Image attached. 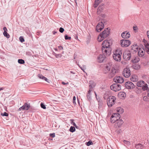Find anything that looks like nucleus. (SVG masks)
Wrapping results in <instances>:
<instances>
[{"instance_id": "nucleus-34", "label": "nucleus", "mask_w": 149, "mask_h": 149, "mask_svg": "<svg viewBox=\"0 0 149 149\" xmlns=\"http://www.w3.org/2000/svg\"><path fill=\"white\" fill-rule=\"evenodd\" d=\"M70 120L71 124L74 126H75L76 128H77V126L76 125L75 123L74 122V120L73 119H71Z\"/></svg>"}, {"instance_id": "nucleus-19", "label": "nucleus", "mask_w": 149, "mask_h": 149, "mask_svg": "<svg viewBox=\"0 0 149 149\" xmlns=\"http://www.w3.org/2000/svg\"><path fill=\"white\" fill-rule=\"evenodd\" d=\"M136 84L138 87H142L144 84V82L143 81H139L136 82Z\"/></svg>"}, {"instance_id": "nucleus-20", "label": "nucleus", "mask_w": 149, "mask_h": 149, "mask_svg": "<svg viewBox=\"0 0 149 149\" xmlns=\"http://www.w3.org/2000/svg\"><path fill=\"white\" fill-rule=\"evenodd\" d=\"M23 107H24V110H27L30 107V104L28 103H25L24 105H23Z\"/></svg>"}, {"instance_id": "nucleus-50", "label": "nucleus", "mask_w": 149, "mask_h": 149, "mask_svg": "<svg viewBox=\"0 0 149 149\" xmlns=\"http://www.w3.org/2000/svg\"><path fill=\"white\" fill-rule=\"evenodd\" d=\"M90 36H88V40H87V41H86V42L87 44H88L90 42Z\"/></svg>"}, {"instance_id": "nucleus-46", "label": "nucleus", "mask_w": 149, "mask_h": 149, "mask_svg": "<svg viewBox=\"0 0 149 149\" xmlns=\"http://www.w3.org/2000/svg\"><path fill=\"white\" fill-rule=\"evenodd\" d=\"M44 80L49 83H50V82H51V81L50 80L48 79L47 78L45 77Z\"/></svg>"}, {"instance_id": "nucleus-43", "label": "nucleus", "mask_w": 149, "mask_h": 149, "mask_svg": "<svg viewBox=\"0 0 149 149\" xmlns=\"http://www.w3.org/2000/svg\"><path fill=\"white\" fill-rule=\"evenodd\" d=\"M38 77L40 79H44V78L45 77L44 76H43L42 74H39L38 75Z\"/></svg>"}, {"instance_id": "nucleus-22", "label": "nucleus", "mask_w": 149, "mask_h": 149, "mask_svg": "<svg viewBox=\"0 0 149 149\" xmlns=\"http://www.w3.org/2000/svg\"><path fill=\"white\" fill-rule=\"evenodd\" d=\"M144 147V146L141 143L136 144L135 146V147L138 149H142Z\"/></svg>"}, {"instance_id": "nucleus-49", "label": "nucleus", "mask_w": 149, "mask_h": 149, "mask_svg": "<svg viewBox=\"0 0 149 149\" xmlns=\"http://www.w3.org/2000/svg\"><path fill=\"white\" fill-rule=\"evenodd\" d=\"M24 107L22 106V107H20L18 109V111H20L22 110H24Z\"/></svg>"}, {"instance_id": "nucleus-41", "label": "nucleus", "mask_w": 149, "mask_h": 149, "mask_svg": "<svg viewBox=\"0 0 149 149\" xmlns=\"http://www.w3.org/2000/svg\"><path fill=\"white\" fill-rule=\"evenodd\" d=\"M40 106L42 108L44 109H46V107L44 104L42 103L41 102L40 104Z\"/></svg>"}, {"instance_id": "nucleus-26", "label": "nucleus", "mask_w": 149, "mask_h": 149, "mask_svg": "<svg viewBox=\"0 0 149 149\" xmlns=\"http://www.w3.org/2000/svg\"><path fill=\"white\" fill-rule=\"evenodd\" d=\"M117 111L118 113L120 114H122L124 112L123 109L121 107H119L117 108Z\"/></svg>"}, {"instance_id": "nucleus-18", "label": "nucleus", "mask_w": 149, "mask_h": 149, "mask_svg": "<svg viewBox=\"0 0 149 149\" xmlns=\"http://www.w3.org/2000/svg\"><path fill=\"white\" fill-rule=\"evenodd\" d=\"M104 7L103 5L100 6L97 8V13L98 14H100V13L104 9Z\"/></svg>"}, {"instance_id": "nucleus-30", "label": "nucleus", "mask_w": 149, "mask_h": 149, "mask_svg": "<svg viewBox=\"0 0 149 149\" xmlns=\"http://www.w3.org/2000/svg\"><path fill=\"white\" fill-rule=\"evenodd\" d=\"M75 130V129L74 127L71 126L70 129L69 131L71 132H74Z\"/></svg>"}, {"instance_id": "nucleus-9", "label": "nucleus", "mask_w": 149, "mask_h": 149, "mask_svg": "<svg viewBox=\"0 0 149 149\" xmlns=\"http://www.w3.org/2000/svg\"><path fill=\"white\" fill-rule=\"evenodd\" d=\"M125 86L127 89H133L135 87V85L132 82L128 81L125 83Z\"/></svg>"}, {"instance_id": "nucleus-24", "label": "nucleus", "mask_w": 149, "mask_h": 149, "mask_svg": "<svg viewBox=\"0 0 149 149\" xmlns=\"http://www.w3.org/2000/svg\"><path fill=\"white\" fill-rule=\"evenodd\" d=\"M118 95L120 96V98L123 99L126 97V94L124 92H120L119 93Z\"/></svg>"}, {"instance_id": "nucleus-12", "label": "nucleus", "mask_w": 149, "mask_h": 149, "mask_svg": "<svg viewBox=\"0 0 149 149\" xmlns=\"http://www.w3.org/2000/svg\"><path fill=\"white\" fill-rule=\"evenodd\" d=\"M117 114L116 113H113L112 115L110 118V121L112 123H114L116 122V121H118V117H116L114 115H117Z\"/></svg>"}, {"instance_id": "nucleus-2", "label": "nucleus", "mask_w": 149, "mask_h": 149, "mask_svg": "<svg viewBox=\"0 0 149 149\" xmlns=\"http://www.w3.org/2000/svg\"><path fill=\"white\" fill-rule=\"evenodd\" d=\"M110 29L108 28H107L105 29L104 31L102 33H100L98 36L97 38V40L99 42H101L103 40L104 38H106L108 37L109 34Z\"/></svg>"}, {"instance_id": "nucleus-48", "label": "nucleus", "mask_w": 149, "mask_h": 149, "mask_svg": "<svg viewBox=\"0 0 149 149\" xmlns=\"http://www.w3.org/2000/svg\"><path fill=\"white\" fill-rule=\"evenodd\" d=\"M75 100H76V97L75 96H74L73 98L72 101H73V102L74 104H76Z\"/></svg>"}, {"instance_id": "nucleus-59", "label": "nucleus", "mask_w": 149, "mask_h": 149, "mask_svg": "<svg viewBox=\"0 0 149 149\" xmlns=\"http://www.w3.org/2000/svg\"><path fill=\"white\" fill-rule=\"evenodd\" d=\"M4 88L3 87L0 88V91H1V90H3L4 89Z\"/></svg>"}, {"instance_id": "nucleus-7", "label": "nucleus", "mask_w": 149, "mask_h": 149, "mask_svg": "<svg viewBox=\"0 0 149 149\" xmlns=\"http://www.w3.org/2000/svg\"><path fill=\"white\" fill-rule=\"evenodd\" d=\"M131 57V54L130 51H125L123 53V57L125 61L129 60Z\"/></svg>"}, {"instance_id": "nucleus-57", "label": "nucleus", "mask_w": 149, "mask_h": 149, "mask_svg": "<svg viewBox=\"0 0 149 149\" xmlns=\"http://www.w3.org/2000/svg\"><path fill=\"white\" fill-rule=\"evenodd\" d=\"M147 34L148 38H149V31H148L147 32Z\"/></svg>"}, {"instance_id": "nucleus-40", "label": "nucleus", "mask_w": 149, "mask_h": 149, "mask_svg": "<svg viewBox=\"0 0 149 149\" xmlns=\"http://www.w3.org/2000/svg\"><path fill=\"white\" fill-rule=\"evenodd\" d=\"M54 54L56 58L61 57L62 56V55L61 54H56L54 52Z\"/></svg>"}, {"instance_id": "nucleus-25", "label": "nucleus", "mask_w": 149, "mask_h": 149, "mask_svg": "<svg viewBox=\"0 0 149 149\" xmlns=\"http://www.w3.org/2000/svg\"><path fill=\"white\" fill-rule=\"evenodd\" d=\"M131 80L135 82L138 80L137 77L136 75H133L131 78Z\"/></svg>"}, {"instance_id": "nucleus-53", "label": "nucleus", "mask_w": 149, "mask_h": 149, "mask_svg": "<svg viewBox=\"0 0 149 149\" xmlns=\"http://www.w3.org/2000/svg\"><path fill=\"white\" fill-rule=\"evenodd\" d=\"M105 15L104 14H102L100 16L102 17V18H104V17H105Z\"/></svg>"}, {"instance_id": "nucleus-10", "label": "nucleus", "mask_w": 149, "mask_h": 149, "mask_svg": "<svg viewBox=\"0 0 149 149\" xmlns=\"http://www.w3.org/2000/svg\"><path fill=\"white\" fill-rule=\"evenodd\" d=\"M104 27V24L102 22H99L96 27V30L97 32H100Z\"/></svg>"}, {"instance_id": "nucleus-52", "label": "nucleus", "mask_w": 149, "mask_h": 149, "mask_svg": "<svg viewBox=\"0 0 149 149\" xmlns=\"http://www.w3.org/2000/svg\"><path fill=\"white\" fill-rule=\"evenodd\" d=\"M3 30H4V32H6L7 31V29L6 27H4L3 28Z\"/></svg>"}, {"instance_id": "nucleus-37", "label": "nucleus", "mask_w": 149, "mask_h": 149, "mask_svg": "<svg viewBox=\"0 0 149 149\" xmlns=\"http://www.w3.org/2000/svg\"><path fill=\"white\" fill-rule=\"evenodd\" d=\"M123 143L127 146H129L130 145V143L128 141L124 140L123 141Z\"/></svg>"}, {"instance_id": "nucleus-63", "label": "nucleus", "mask_w": 149, "mask_h": 149, "mask_svg": "<svg viewBox=\"0 0 149 149\" xmlns=\"http://www.w3.org/2000/svg\"><path fill=\"white\" fill-rule=\"evenodd\" d=\"M138 67H139V68H138V67H137V68H136L135 67V68H135V69H138V68H140V66H138Z\"/></svg>"}, {"instance_id": "nucleus-61", "label": "nucleus", "mask_w": 149, "mask_h": 149, "mask_svg": "<svg viewBox=\"0 0 149 149\" xmlns=\"http://www.w3.org/2000/svg\"><path fill=\"white\" fill-rule=\"evenodd\" d=\"M136 27L135 26H134L133 27V29H134V30H136Z\"/></svg>"}, {"instance_id": "nucleus-39", "label": "nucleus", "mask_w": 149, "mask_h": 149, "mask_svg": "<svg viewBox=\"0 0 149 149\" xmlns=\"http://www.w3.org/2000/svg\"><path fill=\"white\" fill-rule=\"evenodd\" d=\"M65 38L66 40H70L71 39V37L70 36H68L67 34H65Z\"/></svg>"}, {"instance_id": "nucleus-55", "label": "nucleus", "mask_w": 149, "mask_h": 149, "mask_svg": "<svg viewBox=\"0 0 149 149\" xmlns=\"http://www.w3.org/2000/svg\"><path fill=\"white\" fill-rule=\"evenodd\" d=\"M62 84L63 85L68 84V83L67 82V83H65L64 82H62Z\"/></svg>"}, {"instance_id": "nucleus-45", "label": "nucleus", "mask_w": 149, "mask_h": 149, "mask_svg": "<svg viewBox=\"0 0 149 149\" xmlns=\"http://www.w3.org/2000/svg\"><path fill=\"white\" fill-rule=\"evenodd\" d=\"M64 31V29L62 27H60L59 29V31L61 33H63Z\"/></svg>"}, {"instance_id": "nucleus-4", "label": "nucleus", "mask_w": 149, "mask_h": 149, "mask_svg": "<svg viewBox=\"0 0 149 149\" xmlns=\"http://www.w3.org/2000/svg\"><path fill=\"white\" fill-rule=\"evenodd\" d=\"M116 97L113 96H110L107 99V104L109 107H111L115 103Z\"/></svg>"}, {"instance_id": "nucleus-28", "label": "nucleus", "mask_w": 149, "mask_h": 149, "mask_svg": "<svg viewBox=\"0 0 149 149\" xmlns=\"http://www.w3.org/2000/svg\"><path fill=\"white\" fill-rule=\"evenodd\" d=\"M142 89L143 90V91H145V90H149L148 89V85L147 84H146L145 85V84L143 85V86H142Z\"/></svg>"}, {"instance_id": "nucleus-64", "label": "nucleus", "mask_w": 149, "mask_h": 149, "mask_svg": "<svg viewBox=\"0 0 149 149\" xmlns=\"http://www.w3.org/2000/svg\"><path fill=\"white\" fill-rule=\"evenodd\" d=\"M75 39H78V37H77V36H76L75 37Z\"/></svg>"}, {"instance_id": "nucleus-35", "label": "nucleus", "mask_w": 149, "mask_h": 149, "mask_svg": "<svg viewBox=\"0 0 149 149\" xmlns=\"http://www.w3.org/2000/svg\"><path fill=\"white\" fill-rule=\"evenodd\" d=\"M93 144V143L90 140L88 142H86L85 143V144L88 146H90L91 145H92Z\"/></svg>"}, {"instance_id": "nucleus-47", "label": "nucleus", "mask_w": 149, "mask_h": 149, "mask_svg": "<svg viewBox=\"0 0 149 149\" xmlns=\"http://www.w3.org/2000/svg\"><path fill=\"white\" fill-rule=\"evenodd\" d=\"M49 136L52 137L54 138L55 137V133H51L49 134Z\"/></svg>"}, {"instance_id": "nucleus-14", "label": "nucleus", "mask_w": 149, "mask_h": 149, "mask_svg": "<svg viewBox=\"0 0 149 149\" xmlns=\"http://www.w3.org/2000/svg\"><path fill=\"white\" fill-rule=\"evenodd\" d=\"M138 54L139 56L142 57L144 55L145 53V51L144 48H139L138 50Z\"/></svg>"}, {"instance_id": "nucleus-1", "label": "nucleus", "mask_w": 149, "mask_h": 149, "mask_svg": "<svg viewBox=\"0 0 149 149\" xmlns=\"http://www.w3.org/2000/svg\"><path fill=\"white\" fill-rule=\"evenodd\" d=\"M102 50L103 55L100 54L97 57V61L102 63L104 61L106 56H109L111 54V49L108 40L104 41L102 44Z\"/></svg>"}, {"instance_id": "nucleus-38", "label": "nucleus", "mask_w": 149, "mask_h": 149, "mask_svg": "<svg viewBox=\"0 0 149 149\" xmlns=\"http://www.w3.org/2000/svg\"><path fill=\"white\" fill-rule=\"evenodd\" d=\"M1 115L3 116H8V114L6 112L1 113Z\"/></svg>"}, {"instance_id": "nucleus-5", "label": "nucleus", "mask_w": 149, "mask_h": 149, "mask_svg": "<svg viewBox=\"0 0 149 149\" xmlns=\"http://www.w3.org/2000/svg\"><path fill=\"white\" fill-rule=\"evenodd\" d=\"M131 44L130 41L128 40L123 39L120 40V44L123 47H127Z\"/></svg>"}, {"instance_id": "nucleus-29", "label": "nucleus", "mask_w": 149, "mask_h": 149, "mask_svg": "<svg viewBox=\"0 0 149 149\" xmlns=\"http://www.w3.org/2000/svg\"><path fill=\"white\" fill-rule=\"evenodd\" d=\"M146 50L147 53L149 54V45L148 44H147L145 45Z\"/></svg>"}, {"instance_id": "nucleus-58", "label": "nucleus", "mask_w": 149, "mask_h": 149, "mask_svg": "<svg viewBox=\"0 0 149 149\" xmlns=\"http://www.w3.org/2000/svg\"><path fill=\"white\" fill-rule=\"evenodd\" d=\"M53 34L54 35V34H55V33H57V32L56 31H54L53 32Z\"/></svg>"}, {"instance_id": "nucleus-6", "label": "nucleus", "mask_w": 149, "mask_h": 149, "mask_svg": "<svg viewBox=\"0 0 149 149\" xmlns=\"http://www.w3.org/2000/svg\"><path fill=\"white\" fill-rule=\"evenodd\" d=\"M121 85L119 84H113L110 86L111 90L115 91H117L121 89Z\"/></svg>"}, {"instance_id": "nucleus-21", "label": "nucleus", "mask_w": 149, "mask_h": 149, "mask_svg": "<svg viewBox=\"0 0 149 149\" xmlns=\"http://www.w3.org/2000/svg\"><path fill=\"white\" fill-rule=\"evenodd\" d=\"M117 72V70L113 68H112L111 70V72L110 73V75H111V76L113 77L114 76V75L116 74Z\"/></svg>"}, {"instance_id": "nucleus-62", "label": "nucleus", "mask_w": 149, "mask_h": 149, "mask_svg": "<svg viewBox=\"0 0 149 149\" xmlns=\"http://www.w3.org/2000/svg\"><path fill=\"white\" fill-rule=\"evenodd\" d=\"M94 93L95 94V97H96V99H97V94L95 92V91L94 92Z\"/></svg>"}, {"instance_id": "nucleus-32", "label": "nucleus", "mask_w": 149, "mask_h": 149, "mask_svg": "<svg viewBox=\"0 0 149 149\" xmlns=\"http://www.w3.org/2000/svg\"><path fill=\"white\" fill-rule=\"evenodd\" d=\"M18 63L20 64H24L25 63L24 61L22 59H19L18 60Z\"/></svg>"}, {"instance_id": "nucleus-15", "label": "nucleus", "mask_w": 149, "mask_h": 149, "mask_svg": "<svg viewBox=\"0 0 149 149\" xmlns=\"http://www.w3.org/2000/svg\"><path fill=\"white\" fill-rule=\"evenodd\" d=\"M138 46L137 45H133L131 46V52L135 53L138 51Z\"/></svg>"}, {"instance_id": "nucleus-36", "label": "nucleus", "mask_w": 149, "mask_h": 149, "mask_svg": "<svg viewBox=\"0 0 149 149\" xmlns=\"http://www.w3.org/2000/svg\"><path fill=\"white\" fill-rule=\"evenodd\" d=\"M100 22H102L104 25L107 24V21L106 19L102 18L101 19V21Z\"/></svg>"}, {"instance_id": "nucleus-51", "label": "nucleus", "mask_w": 149, "mask_h": 149, "mask_svg": "<svg viewBox=\"0 0 149 149\" xmlns=\"http://www.w3.org/2000/svg\"><path fill=\"white\" fill-rule=\"evenodd\" d=\"M117 114V115H115V116H116V117H118V119H119V118H120V114L119 113H116ZM114 116H115V115Z\"/></svg>"}, {"instance_id": "nucleus-27", "label": "nucleus", "mask_w": 149, "mask_h": 149, "mask_svg": "<svg viewBox=\"0 0 149 149\" xmlns=\"http://www.w3.org/2000/svg\"><path fill=\"white\" fill-rule=\"evenodd\" d=\"M100 2V0H95V3L93 5L94 7L95 8L97 7Z\"/></svg>"}, {"instance_id": "nucleus-60", "label": "nucleus", "mask_w": 149, "mask_h": 149, "mask_svg": "<svg viewBox=\"0 0 149 149\" xmlns=\"http://www.w3.org/2000/svg\"><path fill=\"white\" fill-rule=\"evenodd\" d=\"M148 96L149 97V90H148Z\"/></svg>"}, {"instance_id": "nucleus-23", "label": "nucleus", "mask_w": 149, "mask_h": 149, "mask_svg": "<svg viewBox=\"0 0 149 149\" xmlns=\"http://www.w3.org/2000/svg\"><path fill=\"white\" fill-rule=\"evenodd\" d=\"M91 90H89L88 91V93L86 95L88 100L89 101H90L91 100Z\"/></svg>"}, {"instance_id": "nucleus-17", "label": "nucleus", "mask_w": 149, "mask_h": 149, "mask_svg": "<svg viewBox=\"0 0 149 149\" xmlns=\"http://www.w3.org/2000/svg\"><path fill=\"white\" fill-rule=\"evenodd\" d=\"M117 121V122L115 124V126L117 127H120L124 123L123 121L121 119L119 120H118Z\"/></svg>"}, {"instance_id": "nucleus-16", "label": "nucleus", "mask_w": 149, "mask_h": 149, "mask_svg": "<svg viewBox=\"0 0 149 149\" xmlns=\"http://www.w3.org/2000/svg\"><path fill=\"white\" fill-rule=\"evenodd\" d=\"M89 90H91V91H92L93 89L96 86V83L92 81H90L89 82Z\"/></svg>"}, {"instance_id": "nucleus-31", "label": "nucleus", "mask_w": 149, "mask_h": 149, "mask_svg": "<svg viewBox=\"0 0 149 149\" xmlns=\"http://www.w3.org/2000/svg\"><path fill=\"white\" fill-rule=\"evenodd\" d=\"M3 34L4 36L7 38H10V35L9 34L7 33V31L4 32H3Z\"/></svg>"}, {"instance_id": "nucleus-42", "label": "nucleus", "mask_w": 149, "mask_h": 149, "mask_svg": "<svg viewBox=\"0 0 149 149\" xmlns=\"http://www.w3.org/2000/svg\"><path fill=\"white\" fill-rule=\"evenodd\" d=\"M19 39V41L22 42L24 41V38L23 37H22V36L20 37Z\"/></svg>"}, {"instance_id": "nucleus-33", "label": "nucleus", "mask_w": 149, "mask_h": 149, "mask_svg": "<svg viewBox=\"0 0 149 149\" xmlns=\"http://www.w3.org/2000/svg\"><path fill=\"white\" fill-rule=\"evenodd\" d=\"M139 61V59L138 58H135L134 59L132 60V61L133 63H137Z\"/></svg>"}, {"instance_id": "nucleus-3", "label": "nucleus", "mask_w": 149, "mask_h": 149, "mask_svg": "<svg viewBox=\"0 0 149 149\" xmlns=\"http://www.w3.org/2000/svg\"><path fill=\"white\" fill-rule=\"evenodd\" d=\"M122 54V50L120 49H117L113 53V57L114 60L119 61L121 60V55Z\"/></svg>"}, {"instance_id": "nucleus-44", "label": "nucleus", "mask_w": 149, "mask_h": 149, "mask_svg": "<svg viewBox=\"0 0 149 149\" xmlns=\"http://www.w3.org/2000/svg\"><path fill=\"white\" fill-rule=\"evenodd\" d=\"M111 67L110 66V65H109V66H108V65H107L106 66V69L108 71H109L111 69Z\"/></svg>"}, {"instance_id": "nucleus-11", "label": "nucleus", "mask_w": 149, "mask_h": 149, "mask_svg": "<svg viewBox=\"0 0 149 149\" xmlns=\"http://www.w3.org/2000/svg\"><path fill=\"white\" fill-rule=\"evenodd\" d=\"M114 81L116 83H122L124 81L123 78L120 76L116 77L114 78Z\"/></svg>"}, {"instance_id": "nucleus-13", "label": "nucleus", "mask_w": 149, "mask_h": 149, "mask_svg": "<svg viewBox=\"0 0 149 149\" xmlns=\"http://www.w3.org/2000/svg\"><path fill=\"white\" fill-rule=\"evenodd\" d=\"M122 37L125 39H128L130 36V33L127 31H124L121 34Z\"/></svg>"}, {"instance_id": "nucleus-8", "label": "nucleus", "mask_w": 149, "mask_h": 149, "mask_svg": "<svg viewBox=\"0 0 149 149\" xmlns=\"http://www.w3.org/2000/svg\"><path fill=\"white\" fill-rule=\"evenodd\" d=\"M123 75L125 77H128L130 75V71L128 68H125L122 72Z\"/></svg>"}, {"instance_id": "nucleus-54", "label": "nucleus", "mask_w": 149, "mask_h": 149, "mask_svg": "<svg viewBox=\"0 0 149 149\" xmlns=\"http://www.w3.org/2000/svg\"><path fill=\"white\" fill-rule=\"evenodd\" d=\"M58 48L60 50L63 49V47L61 46H60L58 47Z\"/></svg>"}, {"instance_id": "nucleus-56", "label": "nucleus", "mask_w": 149, "mask_h": 149, "mask_svg": "<svg viewBox=\"0 0 149 149\" xmlns=\"http://www.w3.org/2000/svg\"><path fill=\"white\" fill-rule=\"evenodd\" d=\"M79 66L80 68L83 71V72H84V67L83 66L81 67L80 66Z\"/></svg>"}]
</instances>
